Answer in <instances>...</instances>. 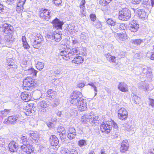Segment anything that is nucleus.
Returning <instances> with one entry per match:
<instances>
[{
  "instance_id": "1",
  "label": "nucleus",
  "mask_w": 154,
  "mask_h": 154,
  "mask_svg": "<svg viewBox=\"0 0 154 154\" xmlns=\"http://www.w3.org/2000/svg\"><path fill=\"white\" fill-rule=\"evenodd\" d=\"M82 49V48L81 47H75L72 49H64V50L60 51V54L66 60H69L74 58V59L72 61V62L78 64L83 63V58L79 56L75 58L74 57L75 55H82L81 50Z\"/></svg>"
},
{
  "instance_id": "2",
  "label": "nucleus",
  "mask_w": 154,
  "mask_h": 154,
  "mask_svg": "<svg viewBox=\"0 0 154 154\" xmlns=\"http://www.w3.org/2000/svg\"><path fill=\"white\" fill-rule=\"evenodd\" d=\"M91 112L88 113L82 116L81 118V121L83 124L87 123L89 122L91 124L95 123L99 120V117L95 115H93Z\"/></svg>"
},
{
  "instance_id": "3",
  "label": "nucleus",
  "mask_w": 154,
  "mask_h": 154,
  "mask_svg": "<svg viewBox=\"0 0 154 154\" xmlns=\"http://www.w3.org/2000/svg\"><path fill=\"white\" fill-rule=\"evenodd\" d=\"M61 35L58 33L48 34L46 37L47 42L53 45L57 44V42L60 41L61 39Z\"/></svg>"
},
{
  "instance_id": "4",
  "label": "nucleus",
  "mask_w": 154,
  "mask_h": 154,
  "mask_svg": "<svg viewBox=\"0 0 154 154\" xmlns=\"http://www.w3.org/2000/svg\"><path fill=\"white\" fill-rule=\"evenodd\" d=\"M131 17L130 11L127 8H124L120 11L119 12L118 18L122 21H127Z\"/></svg>"
},
{
  "instance_id": "5",
  "label": "nucleus",
  "mask_w": 154,
  "mask_h": 154,
  "mask_svg": "<svg viewBox=\"0 0 154 154\" xmlns=\"http://www.w3.org/2000/svg\"><path fill=\"white\" fill-rule=\"evenodd\" d=\"M112 122L109 120L103 122L100 126L101 131L104 134L109 133L112 129Z\"/></svg>"
},
{
  "instance_id": "6",
  "label": "nucleus",
  "mask_w": 154,
  "mask_h": 154,
  "mask_svg": "<svg viewBox=\"0 0 154 154\" xmlns=\"http://www.w3.org/2000/svg\"><path fill=\"white\" fill-rule=\"evenodd\" d=\"M82 95L81 93L79 91H75L72 93L70 97V101L71 104L75 105L79 100H80L82 98Z\"/></svg>"
},
{
  "instance_id": "7",
  "label": "nucleus",
  "mask_w": 154,
  "mask_h": 154,
  "mask_svg": "<svg viewBox=\"0 0 154 154\" xmlns=\"http://www.w3.org/2000/svg\"><path fill=\"white\" fill-rule=\"evenodd\" d=\"M139 25L136 20H133L128 24V29L129 32L131 34L133 33L136 34L139 28Z\"/></svg>"
},
{
  "instance_id": "8",
  "label": "nucleus",
  "mask_w": 154,
  "mask_h": 154,
  "mask_svg": "<svg viewBox=\"0 0 154 154\" xmlns=\"http://www.w3.org/2000/svg\"><path fill=\"white\" fill-rule=\"evenodd\" d=\"M49 142L51 146H53V149L57 150L59 147L58 144L59 143V140L56 136L55 135H52L51 136Z\"/></svg>"
},
{
  "instance_id": "9",
  "label": "nucleus",
  "mask_w": 154,
  "mask_h": 154,
  "mask_svg": "<svg viewBox=\"0 0 154 154\" xmlns=\"http://www.w3.org/2000/svg\"><path fill=\"white\" fill-rule=\"evenodd\" d=\"M40 12V16L42 18L44 19L47 20H49L51 18V13L49 10L46 9H42Z\"/></svg>"
},
{
  "instance_id": "10",
  "label": "nucleus",
  "mask_w": 154,
  "mask_h": 154,
  "mask_svg": "<svg viewBox=\"0 0 154 154\" xmlns=\"http://www.w3.org/2000/svg\"><path fill=\"white\" fill-rule=\"evenodd\" d=\"M34 81L31 77L28 76L23 80V85L24 87H27L29 88L35 85Z\"/></svg>"
},
{
  "instance_id": "11",
  "label": "nucleus",
  "mask_w": 154,
  "mask_h": 154,
  "mask_svg": "<svg viewBox=\"0 0 154 154\" xmlns=\"http://www.w3.org/2000/svg\"><path fill=\"white\" fill-rule=\"evenodd\" d=\"M118 114L119 119L125 120L127 118L128 112L126 109L122 108L118 110Z\"/></svg>"
},
{
  "instance_id": "12",
  "label": "nucleus",
  "mask_w": 154,
  "mask_h": 154,
  "mask_svg": "<svg viewBox=\"0 0 154 154\" xmlns=\"http://www.w3.org/2000/svg\"><path fill=\"white\" fill-rule=\"evenodd\" d=\"M141 72L140 73L145 75L147 77H151L152 75L151 69L147 66L142 65L141 67Z\"/></svg>"
},
{
  "instance_id": "13",
  "label": "nucleus",
  "mask_w": 154,
  "mask_h": 154,
  "mask_svg": "<svg viewBox=\"0 0 154 154\" xmlns=\"http://www.w3.org/2000/svg\"><path fill=\"white\" fill-rule=\"evenodd\" d=\"M56 92L55 91L52 89H49L47 92L46 93L43 94L41 97H42L44 96L46 99L51 100V99L54 98L56 96Z\"/></svg>"
},
{
  "instance_id": "14",
  "label": "nucleus",
  "mask_w": 154,
  "mask_h": 154,
  "mask_svg": "<svg viewBox=\"0 0 154 154\" xmlns=\"http://www.w3.org/2000/svg\"><path fill=\"white\" fill-rule=\"evenodd\" d=\"M129 147V143L128 141L127 140H123L121 142L120 151L122 152L125 153L128 150Z\"/></svg>"
},
{
  "instance_id": "15",
  "label": "nucleus",
  "mask_w": 154,
  "mask_h": 154,
  "mask_svg": "<svg viewBox=\"0 0 154 154\" xmlns=\"http://www.w3.org/2000/svg\"><path fill=\"white\" fill-rule=\"evenodd\" d=\"M114 36L117 40L120 42L125 40L127 38V36L126 33H116L114 34Z\"/></svg>"
},
{
  "instance_id": "16",
  "label": "nucleus",
  "mask_w": 154,
  "mask_h": 154,
  "mask_svg": "<svg viewBox=\"0 0 154 154\" xmlns=\"http://www.w3.org/2000/svg\"><path fill=\"white\" fill-rule=\"evenodd\" d=\"M28 134L29 136L30 140H32V141L33 143L36 142L39 139V135L37 131H30L29 132Z\"/></svg>"
},
{
  "instance_id": "17",
  "label": "nucleus",
  "mask_w": 154,
  "mask_h": 154,
  "mask_svg": "<svg viewBox=\"0 0 154 154\" xmlns=\"http://www.w3.org/2000/svg\"><path fill=\"white\" fill-rule=\"evenodd\" d=\"M61 154H79L77 150L74 148L64 149L61 150Z\"/></svg>"
},
{
  "instance_id": "18",
  "label": "nucleus",
  "mask_w": 154,
  "mask_h": 154,
  "mask_svg": "<svg viewBox=\"0 0 154 154\" xmlns=\"http://www.w3.org/2000/svg\"><path fill=\"white\" fill-rule=\"evenodd\" d=\"M137 16L142 20L146 19L148 16V14L145 11L142 9L138 10L137 11Z\"/></svg>"
},
{
  "instance_id": "19",
  "label": "nucleus",
  "mask_w": 154,
  "mask_h": 154,
  "mask_svg": "<svg viewBox=\"0 0 154 154\" xmlns=\"http://www.w3.org/2000/svg\"><path fill=\"white\" fill-rule=\"evenodd\" d=\"M124 26L123 24L116 23L113 26L111 30L114 33L122 29H124Z\"/></svg>"
},
{
  "instance_id": "20",
  "label": "nucleus",
  "mask_w": 154,
  "mask_h": 154,
  "mask_svg": "<svg viewBox=\"0 0 154 154\" xmlns=\"http://www.w3.org/2000/svg\"><path fill=\"white\" fill-rule=\"evenodd\" d=\"M20 148L21 152H25L27 154L32 152V147L30 146V144L23 145L21 146Z\"/></svg>"
},
{
  "instance_id": "21",
  "label": "nucleus",
  "mask_w": 154,
  "mask_h": 154,
  "mask_svg": "<svg viewBox=\"0 0 154 154\" xmlns=\"http://www.w3.org/2000/svg\"><path fill=\"white\" fill-rule=\"evenodd\" d=\"M3 28H4V32L6 35H5V38L7 41L9 42L10 41L9 36L10 33V27L8 24H5L3 25Z\"/></svg>"
},
{
  "instance_id": "22",
  "label": "nucleus",
  "mask_w": 154,
  "mask_h": 154,
  "mask_svg": "<svg viewBox=\"0 0 154 154\" xmlns=\"http://www.w3.org/2000/svg\"><path fill=\"white\" fill-rule=\"evenodd\" d=\"M118 88L120 91L124 92H127L128 91V86L124 82H120L118 86Z\"/></svg>"
},
{
  "instance_id": "23",
  "label": "nucleus",
  "mask_w": 154,
  "mask_h": 154,
  "mask_svg": "<svg viewBox=\"0 0 154 154\" xmlns=\"http://www.w3.org/2000/svg\"><path fill=\"white\" fill-rule=\"evenodd\" d=\"M52 23L53 24V26L57 29L62 28V25L63 24V22L60 21L57 18L54 20Z\"/></svg>"
},
{
  "instance_id": "24",
  "label": "nucleus",
  "mask_w": 154,
  "mask_h": 154,
  "mask_svg": "<svg viewBox=\"0 0 154 154\" xmlns=\"http://www.w3.org/2000/svg\"><path fill=\"white\" fill-rule=\"evenodd\" d=\"M26 1V0H19L16 9L17 12H21L23 11V5Z\"/></svg>"
},
{
  "instance_id": "25",
  "label": "nucleus",
  "mask_w": 154,
  "mask_h": 154,
  "mask_svg": "<svg viewBox=\"0 0 154 154\" xmlns=\"http://www.w3.org/2000/svg\"><path fill=\"white\" fill-rule=\"evenodd\" d=\"M17 143L14 140L10 141V152H17L18 147Z\"/></svg>"
},
{
  "instance_id": "26",
  "label": "nucleus",
  "mask_w": 154,
  "mask_h": 154,
  "mask_svg": "<svg viewBox=\"0 0 154 154\" xmlns=\"http://www.w3.org/2000/svg\"><path fill=\"white\" fill-rule=\"evenodd\" d=\"M20 97L21 99L26 102L29 101L31 97V95L26 92L22 93L20 95Z\"/></svg>"
},
{
  "instance_id": "27",
  "label": "nucleus",
  "mask_w": 154,
  "mask_h": 154,
  "mask_svg": "<svg viewBox=\"0 0 154 154\" xmlns=\"http://www.w3.org/2000/svg\"><path fill=\"white\" fill-rule=\"evenodd\" d=\"M80 100V104H82V106L79 105V106H78L77 108L81 111H84L87 108L86 103L85 102H84L83 99H81Z\"/></svg>"
},
{
  "instance_id": "28",
  "label": "nucleus",
  "mask_w": 154,
  "mask_h": 154,
  "mask_svg": "<svg viewBox=\"0 0 154 154\" xmlns=\"http://www.w3.org/2000/svg\"><path fill=\"white\" fill-rule=\"evenodd\" d=\"M18 116L17 115L10 116V124H17L19 121L18 119Z\"/></svg>"
},
{
  "instance_id": "29",
  "label": "nucleus",
  "mask_w": 154,
  "mask_h": 154,
  "mask_svg": "<svg viewBox=\"0 0 154 154\" xmlns=\"http://www.w3.org/2000/svg\"><path fill=\"white\" fill-rule=\"evenodd\" d=\"M131 95L132 101L136 104H139L140 99V97L134 93H132Z\"/></svg>"
},
{
  "instance_id": "30",
  "label": "nucleus",
  "mask_w": 154,
  "mask_h": 154,
  "mask_svg": "<svg viewBox=\"0 0 154 154\" xmlns=\"http://www.w3.org/2000/svg\"><path fill=\"white\" fill-rule=\"evenodd\" d=\"M49 106L47 101L42 100L38 103V106L39 108H45L48 107Z\"/></svg>"
},
{
  "instance_id": "31",
  "label": "nucleus",
  "mask_w": 154,
  "mask_h": 154,
  "mask_svg": "<svg viewBox=\"0 0 154 154\" xmlns=\"http://www.w3.org/2000/svg\"><path fill=\"white\" fill-rule=\"evenodd\" d=\"M20 142L23 143L24 145H29L30 144V140L27 138L26 136H23L20 138Z\"/></svg>"
},
{
  "instance_id": "32",
  "label": "nucleus",
  "mask_w": 154,
  "mask_h": 154,
  "mask_svg": "<svg viewBox=\"0 0 154 154\" xmlns=\"http://www.w3.org/2000/svg\"><path fill=\"white\" fill-rule=\"evenodd\" d=\"M106 57L107 60L110 62L116 63V59L115 57L112 56L109 54H106Z\"/></svg>"
},
{
  "instance_id": "33",
  "label": "nucleus",
  "mask_w": 154,
  "mask_h": 154,
  "mask_svg": "<svg viewBox=\"0 0 154 154\" xmlns=\"http://www.w3.org/2000/svg\"><path fill=\"white\" fill-rule=\"evenodd\" d=\"M139 88L145 91H149L151 89L149 88V85L147 84L144 83L139 86Z\"/></svg>"
},
{
  "instance_id": "34",
  "label": "nucleus",
  "mask_w": 154,
  "mask_h": 154,
  "mask_svg": "<svg viewBox=\"0 0 154 154\" xmlns=\"http://www.w3.org/2000/svg\"><path fill=\"white\" fill-rule=\"evenodd\" d=\"M96 82H90L88 84V85H89L91 87V88L93 89L94 91V96H96L97 90V87L96 86Z\"/></svg>"
},
{
  "instance_id": "35",
  "label": "nucleus",
  "mask_w": 154,
  "mask_h": 154,
  "mask_svg": "<svg viewBox=\"0 0 154 154\" xmlns=\"http://www.w3.org/2000/svg\"><path fill=\"white\" fill-rule=\"evenodd\" d=\"M57 131H58L60 133V137H62V138H63V137H62V136H63L64 135H65V128L63 127L60 126L58 128Z\"/></svg>"
},
{
  "instance_id": "36",
  "label": "nucleus",
  "mask_w": 154,
  "mask_h": 154,
  "mask_svg": "<svg viewBox=\"0 0 154 154\" xmlns=\"http://www.w3.org/2000/svg\"><path fill=\"white\" fill-rule=\"evenodd\" d=\"M93 25L97 29H100L102 26L101 22L98 20H96L93 23Z\"/></svg>"
},
{
  "instance_id": "37",
  "label": "nucleus",
  "mask_w": 154,
  "mask_h": 154,
  "mask_svg": "<svg viewBox=\"0 0 154 154\" xmlns=\"http://www.w3.org/2000/svg\"><path fill=\"white\" fill-rule=\"evenodd\" d=\"M10 71H11L12 73L17 72V66L12 62L10 63Z\"/></svg>"
},
{
  "instance_id": "38",
  "label": "nucleus",
  "mask_w": 154,
  "mask_h": 154,
  "mask_svg": "<svg viewBox=\"0 0 154 154\" xmlns=\"http://www.w3.org/2000/svg\"><path fill=\"white\" fill-rule=\"evenodd\" d=\"M34 39L35 41L37 42L39 44L41 45V43L43 40V38L42 35L38 34L35 37Z\"/></svg>"
},
{
  "instance_id": "39",
  "label": "nucleus",
  "mask_w": 154,
  "mask_h": 154,
  "mask_svg": "<svg viewBox=\"0 0 154 154\" xmlns=\"http://www.w3.org/2000/svg\"><path fill=\"white\" fill-rule=\"evenodd\" d=\"M26 72L27 73V74L29 75L32 74V75L35 76L36 75L37 71L33 68H31L26 70Z\"/></svg>"
},
{
  "instance_id": "40",
  "label": "nucleus",
  "mask_w": 154,
  "mask_h": 154,
  "mask_svg": "<svg viewBox=\"0 0 154 154\" xmlns=\"http://www.w3.org/2000/svg\"><path fill=\"white\" fill-rule=\"evenodd\" d=\"M31 42L32 46L35 48H38L41 46V44L35 41L34 39L32 40Z\"/></svg>"
},
{
  "instance_id": "41",
  "label": "nucleus",
  "mask_w": 154,
  "mask_h": 154,
  "mask_svg": "<svg viewBox=\"0 0 154 154\" xmlns=\"http://www.w3.org/2000/svg\"><path fill=\"white\" fill-rule=\"evenodd\" d=\"M87 141L85 140H80L78 142V144L80 147H82L87 145Z\"/></svg>"
},
{
  "instance_id": "42",
  "label": "nucleus",
  "mask_w": 154,
  "mask_h": 154,
  "mask_svg": "<svg viewBox=\"0 0 154 154\" xmlns=\"http://www.w3.org/2000/svg\"><path fill=\"white\" fill-rule=\"evenodd\" d=\"M44 64L43 63L39 62L36 65V69L39 70L42 69L44 67Z\"/></svg>"
},
{
  "instance_id": "43",
  "label": "nucleus",
  "mask_w": 154,
  "mask_h": 154,
  "mask_svg": "<svg viewBox=\"0 0 154 154\" xmlns=\"http://www.w3.org/2000/svg\"><path fill=\"white\" fill-rule=\"evenodd\" d=\"M112 0H100L99 3L103 6H105L107 4L109 3Z\"/></svg>"
},
{
  "instance_id": "44",
  "label": "nucleus",
  "mask_w": 154,
  "mask_h": 154,
  "mask_svg": "<svg viewBox=\"0 0 154 154\" xmlns=\"http://www.w3.org/2000/svg\"><path fill=\"white\" fill-rule=\"evenodd\" d=\"M135 45H138L141 44V43L143 42L142 40L140 39L132 40L131 41Z\"/></svg>"
},
{
  "instance_id": "45",
  "label": "nucleus",
  "mask_w": 154,
  "mask_h": 154,
  "mask_svg": "<svg viewBox=\"0 0 154 154\" xmlns=\"http://www.w3.org/2000/svg\"><path fill=\"white\" fill-rule=\"evenodd\" d=\"M106 22L108 25H110L111 26H113L116 23L114 20L111 18H109L106 21Z\"/></svg>"
},
{
  "instance_id": "46",
  "label": "nucleus",
  "mask_w": 154,
  "mask_h": 154,
  "mask_svg": "<svg viewBox=\"0 0 154 154\" xmlns=\"http://www.w3.org/2000/svg\"><path fill=\"white\" fill-rule=\"evenodd\" d=\"M48 107L45 108H39V111L42 114H45L48 112Z\"/></svg>"
},
{
  "instance_id": "47",
  "label": "nucleus",
  "mask_w": 154,
  "mask_h": 154,
  "mask_svg": "<svg viewBox=\"0 0 154 154\" xmlns=\"http://www.w3.org/2000/svg\"><path fill=\"white\" fill-rule=\"evenodd\" d=\"M85 0H82L80 4L79 7L80 9H85Z\"/></svg>"
},
{
  "instance_id": "48",
  "label": "nucleus",
  "mask_w": 154,
  "mask_h": 154,
  "mask_svg": "<svg viewBox=\"0 0 154 154\" xmlns=\"http://www.w3.org/2000/svg\"><path fill=\"white\" fill-rule=\"evenodd\" d=\"M76 134V133L68 132L67 137L69 139H72L75 137Z\"/></svg>"
},
{
  "instance_id": "49",
  "label": "nucleus",
  "mask_w": 154,
  "mask_h": 154,
  "mask_svg": "<svg viewBox=\"0 0 154 154\" xmlns=\"http://www.w3.org/2000/svg\"><path fill=\"white\" fill-rule=\"evenodd\" d=\"M79 16L81 18L83 17L86 16V11L85 9H81Z\"/></svg>"
},
{
  "instance_id": "50",
  "label": "nucleus",
  "mask_w": 154,
  "mask_h": 154,
  "mask_svg": "<svg viewBox=\"0 0 154 154\" xmlns=\"http://www.w3.org/2000/svg\"><path fill=\"white\" fill-rule=\"evenodd\" d=\"M90 17L91 20L93 21L94 22L96 21V15L94 14H91L90 15Z\"/></svg>"
},
{
  "instance_id": "51",
  "label": "nucleus",
  "mask_w": 154,
  "mask_h": 154,
  "mask_svg": "<svg viewBox=\"0 0 154 154\" xmlns=\"http://www.w3.org/2000/svg\"><path fill=\"white\" fill-rule=\"evenodd\" d=\"M68 132L76 133V131L75 129L73 127H70L68 129Z\"/></svg>"
},
{
  "instance_id": "52",
  "label": "nucleus",
  "mask_w": 154,
  "mask_h": 154,
  "mask_svg": "<svg viewBox=\"0 0 154 154\" xmlns=\"http://www.w3.org/2000/svg\"><path fill=\"white\" fill-rule=\"evenodd\" d=\"M149 105L154 108V99L149 98Z\"/></svg>"
},
{
  "instance_id": "53",
  "label": "nucleus",
  "mask_w": 154,
  "mask_h": 154,
  "mask_svg": "<svg viewBox=\"0 0 154 154\" xmlns=\"http://www.w3.org/2000/svg\"><path fill=\"white\" fill-rule=\"evenodd\" d=\"M29 106L30 108L29 109H27V110L26 111V112H28V114H29V113H32V109H31L33 107L34 104L32 103L29 104Z\"/></svg>"
},
{
  "instance_id": "54",
  "label": "nucleus",
  "mask_w": 154,
  "mask_h": 154,
  "mask_svg": "<svg viewBox=\"0 0 154 154\" xmlns=\"http://www.w3.org/2000/svg\"><path fill=\"white\" fill-rule=\"evenodd\" d=\"M23 45L24 48L26 49H28L29 48V45L28 44L27 42H24V43H23Z\"/></svg>"
},
{
  "instance_id": "55",
  "label": "nucleus",
  "mask_w": 154,
  "mask_h": 154,
  "mask_svg": "<svg viewBox=\"0 0 154 154\" xmlns=\"http://www.w3.org/2000/svg\"><path fill=\"white\" fill-rule=\"evenodd\" d=\"M126 126H127V129H126L127 131H130L131 130H132L133 131H134V128H133L132 126H131L128 125H126Z\"/></svg>"
},
{
  "instance_id": "56",
  "label": "nucleus",
  "mask_w": 154,
  "mask_h": 154,
  "mask_svg": "<svg viewBox=\"0 0 154 154\" xmlns=\"http://www.w3.org/2000/svg\"><path fill=\"white\" fill-rule=\"evenodd\" d=\"M85 86V84L84 82L79 83L77 85V87L80 88H83Z\"/></svg>"
},
{
  "instance_id": "57",
  "label": "nucleus",
  "mask_w": 154,
  "mask_h": 154,
  "mask_svg": "<svg viewBox=\"0 0 154 154\" xmlns=\"http://www.w3.org/2000/svg\"><path fill=\"white\" fill-rule=\"evenodd\" d=\"M62 2L61 0H57L54 1H53V3L56 6L60 4Z\"/></svg>"
},
{
  "instance_id": "58",
  "label": "nucleus",
  "mask_w": 154,
  "mask_h": 154,
  "mask_svg": "<svg viewBox=\"0 0 154 154\" xmlns=\"http://www.w3.org/2000/svg\"><path fill=\"white\" fill-rule=\"evenodd\" d=\"M141 0H132V2L134 4H138L141 2Z\"/></svg>"
},
{
  "instance_id": "59",
  "label": "nucleus",
  "mask_w": 154,
  "mask_h": 154,
  "mask_svg": "<svg viewBox=\"0 0 154 154\" xmlns=\"http://www.w3.org/2000/svg\"><path fill=\"white\" fill-rule=\"evenodd\" d=\"M46 124L47 126L50 128H51L53 126V123L50 122H47Z\"/></svg>"
},
{
  "instance_id": "60",
  "label": "nucleus",
  "mask_w": 154,
  "mask_h": 154,
  "mask_svg": "<svg viewBox=\"0 0 154 154\" xmlns=\"http://www.w3.org/2000/svg\"><path fill=\"white\" fill-rule=\"evenodd\" d=\"M109 121H112L113 122V124H112V126L113 125V128L116 129H117L118 128V126L117 124L115 123L114 121L112 120L111 119H110Z\"/></svg>"
},
{
  "instance_id": "61",
  "label": "nucleus",
  "mask_w": 154,
  "mask_h": 154,
  "mask_svg": "<svg viewBox=\"0 0 154 154\" xmlns=\"http://www.w3.org/2000/svg\"><path fill=\"white\" fill-rule=\"evenodd\" d=\"M125 57L124 53L123 52H120L118 54V58H124Z\"/></svg>"
},
{
  "instance_id": "62",
  "label": "nucleus",
  "mask_w": 154,
  "mask_h": 154,
  "mask_svg": "<svg viewBox=\"0 0 154 154\" xmlns=\"http://www.w3.org/2000/svg\"><path fill=\"white\" fill-rule=\"evenodd\" d=\"M149 1V0H141V1L143 5H148L149 4L148 3Z\"/></svg>"
},
{
  "instance_id": "63",
  "label": "nucleus",
  "mask_w": 154,
  "mask_h": 154,
  "mask_svg": "<svg viewBox=\"0 0 154 154\" xmlns=\"http://www.w3.org/2000/svg\"><path fill=\"white\" fill-rule=\"evenodd\" d=\"M61 72V71L60 69H55L54 71V72L55 73L59 74H60Z\"/></svg>"
},
{
  "instance_id": "64",
  "label": "nucleus",
  "mask_w": 154,
  "mask_h": 154,
  "mask_svg": "<svg viewBox=\"0 0 154 154\" xmlns=\"http://www.w3.org/2000/svg\"><path fill=\"white\" fill-rule=\"evenodd\" d=\"M100 153V154H107L104 149H101Z\"/></svg>"
}]
</instances>
